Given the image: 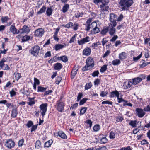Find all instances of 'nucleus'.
<instances>
[{"instance_id": "obj_1", "label": "nucleus", "mask_w": 150, "mask_h": 150, "mask_svg": "<svg viewBox=\"0 0 150 150\" xmlns=\"http://www.w3.org/2000/svg\"><path fill=\"white\" fill-rule=\"evenodd\" d=\"M92 19V18H89L86 22L85 24L86 27V30L87 31H88L90 28L92 29V30H91V33L96 34L98 33L100 30L99 28L97 27V24L96 22H93L91 24Z\"/></svg>"}, {"instance_id": "obj_57", "label": "nucleus", "mask_w": 150, "mask_h": 150, "mask_svg": "<svg viewBox=\"0 0 150 150\" xmlns=\"http://www.w3.org/2000/svg\"><path fill=\"white\" fill-rule=\"evenodd\" d=\"M76 36V34H75L71 38V39L69 42V43H72L74 41L75 38Z\"/></svg>"}, {"instance_id": "obj_32", "label": "nucleus", "mask_w": 150, "mask_h": 150, "mask_svg": "<svg viewBox=\"0 0 150 150\" xmlns=\"http://www.w3.org/2000/svg\"><path fill=\"white\" fill-rule=\"evenodd\" d=\"M46 14L48 16H50L52 14V10L51 8H48L46 11Z\"/></svg>"}, {"instance_id": "obj_63", "label": "nucleus", "mask_w": 150, "mask_h": 150, "mask_svg": "<svg viewBox=\"0 0 150 150\" xmlns=\"http://www.w3.org/2000/svg\"><path fill=\"white\" fill-rule=\"evenodd\" d=\"M141 144L142 145H145L146 144H148V142L145 139H143L142 140L141 142Z\"/></svg>"}, {"instance_id": "obj_50", "label": "nucleus", "mask_w": 150, "mask_h": 150, "mask_svg": "<svg viewBox=\"0 0 150 150\" xmlns=\"http://www.w3.org/2000/svg\"><path fill=\"white\" fill-rule=\"evenodd\" d=\"M33 122L30 120L27 123L26 125L28 127L30 128L33 125Z\"/></svg>"}, {"instance_id": "obj_23", "label": "nucleus", "mask_w": 150, "mask_h": 150, "mask_svg": "<svg viewBox=\"0 0 150 150\" xmlns=\"http://www.w3.org/2000/svg\"><path fill=\"white\" fill-rule=\"evenodd\" d=\"M62 67V64L59 63H57L54 65V68L55 70H59Z\"/></svg>"}, {"instance_id": "obj_61", "label": "nucleus", "mask_w": 150, "mask_h": 150, "mask_svg": "<svg viewBox=\"0 0 150 150\" xmlns=\"http://www.w3.org/2000/svg\"><path fill=\"white\" fill-rule=\"evenodd\" d=\"M99 74V72L98 71H94L92 74V76L93 77H95L96 76H98V74Z\"/></svg>"}, {"instance_id": "obj_8", "label": "nucleus", "mask_w": 150, "mask_h": 150, "mask_svg": "<svg viewBox=\"0 0 150 150\" xmlns=\"http://www.w3.org/2000/svg\"><path fill=\"white\" fill-rule=\"evenodd\" d=\"M5 145L7 148L11 149L14 147L15 143L14 141L11 139H9L6 140L5 143Z\"/></svg>"}, {"instance_id": "obj_41", "label": "nucleus", "mask_w": 150, "mask_h": 150, "mask_svg": "<svg viewBox=\"0 0 150 150\" xmlns=\"http://www.w3.org/2000/svg\"><path fill=\"white\" fill-rule=\"evenodd\" d=\"M9 19V18L7 16L2 17L1 18V21L3 23L6 22Z\"/></svg>"}, {"instance_id": "obj_60", "label": "nucleus", "mask_w": 150, "mask_h": 150, "mask_svg": "<svg viewBox=\"0 0 150 150\" xmlns=\"http://www.w3.org/2000/svg\"><path fill=\"white\" fill-rule=\"evenodd\" d=\"M142 56V53H141V54L139 55L138 56L133 57V60L134 61H137Z\"/></svg>"}, {"instance_id": "obj_28", "label": "nucleus", "mask_w": 150, "mask_h": 150, "mask_svg": "<svg viewBox=\"0 0 150 150\" xmlns=\"http://www.w3.org/2000/svg\"><path fill=\"white\" fill-rule=\"evenodd\" d=\"M47 89L46 88L43 87L41 86L38 87V92H43L45 91Z\"/></svg>"}, {"instance_id": "obj_14", "label": "nucleus", "mask_w": 150, "mask_h": 150, "mask_svg": "<svg viewBox=\"0 0 150 150\" xmlns=\"http://www.w3.org/2000/svg\"><path fill=\"white\" fill-rule=\"evenodd\" d=\"M9 30L10 32L13 34H17L19 33V31H17V29L16 28L14 25H11Z\"/></svg>"}, {"instance_id": "obj_17", "label": "nucleus", "mask_w": 150, "mask_h": 150, "mask_svg": "<svg viewBox=\"0 0 150 150\" xmlns=\"http://www.w3.org/2000/svg\"><path fill=\"white\" fill-rule=\"evenodd\" d=\"M142 80V79L140 77H137L132 79L133 84L135 85L139 83Z\"/></svg>"}, {"instance_id": "obj_11", "label": "nucleus", "mask_w": 150, "mask_h": 150, "mask_svg": "<svg viewBox=\"0 0 150 150\" xmlns=\"http://www.w3.org/2000/svg\"><path fill=\"white\" fill-rule=\"evenodd\" d=\"M136 111L137 114V115L139 117L141 118L143 117L145 114V113L143 110L137 108L136 109Z\"/></svg>"}, {"instance_id": "obj_21", "label": "nucleus", "mask_w": 150, "mask_h": 150, "mask_svg": "<svg viewBox=\"0 0 150 150\" xmlns=\"http://www.w3.org/2000/svg\"><path fill=\"white\" fill-rule=\"evenodd\" d=\"M100 7L101 8L100 9L101 11H108L109 8V7L107 5L103 4L100 5Z\"/></svg>"}, {"instance_id": "obj_6", "label": "nucleus", "mask_w": 150, "mask_h": 150, "mask_svg": "<svg viewBox=\"0 0 150 150\" xmlns=\"http://www.w3.org/2000/svg\"><path fill=\"white\" fill-rule=\"evenodd\" d=\"M6 58H3L0 61V68L4 70H8L9 67L7 64H5L4 63L6 62Z\"/></svg>"}, {"instance_id": "obj_19", "label": "nucleus", "mask_w": 150, "mask_h": 150, "mask_svg": "<svg viewBox=\"0 0 150 150\" xmlns=\"http://www.w3.org/2000/svg\"><path fill=\"white\" fill-rule=\"evenodd\" d=\"M78 69L75 68L73 69L71 72V78L73 79L77 73Z\"/></svg>"}, {"instance_id": "obj_40", "label": "nucleus", "mask_w": 150, "mask_h": 150, "mask_svg": "<svg viewBox=\"0 0 150 150\" xmlns=\"http://www.w3.org/2000/svg\"><path fill=\"white\" fill-rule=\"evenodd\" d=\"M137 121L134 120V121H131L129 123V124L132 127H135L136 126Z\"/></svg>"}, {"instance_id": "obj_13", "label": "nucleus", "mask_w": 150, "mask_h": 150, "mask_svg": "<svg viewBox=\"0 0 150 150\" xmlns=\"http://www.w3.org/2000/svg\"><path fill=\"white\" fill-rule=\"evenodd\" d=\"M18 114L17 108L16 107L12 109L11 117L12 118H15L17 117Z\"/></svg>"}, {"instance_id": "obj_9", "label": "nucleus", "mask_w": 150, "mask_h": 150, "mask_svg": "<svg viewBox=\"0 0 150 150\" xmlns=\"http://www.w3.org/2000/svg\"><path fill=\"white\" fill-rule=\"evenodd\" d=\"M57 110L60 112H62L64 110V107L65 106L64 103L60 100L57 102Z\"/></svg>"}, {"instance_id": "obj_3", "label": "nucleus", "mask_w": 150, "mask_h": 150, "mask_svg": "<svg viewBox=\"0 0 150 150\" xmlns=\"http://www.w3.org/2000/svg\"><path fill=\"white\" fill-rule=\"evenodd\" d=\"M86 65L85 66V70H88L92 68L94 64L93 59L91 57H88L86 60Z\"/></svg>"}, {"instance_id": "obj_26", "label": "nucleus", "mask_w": 150, "mask_h": 150, "mask_svg": "<svg viewBox=\"0 0 150 150\" xmlns=\"http://www.w3.org/2000/svg\"><path fill=\"white\" fill-rule=\"evenodd\" d=\"M69 8V5L68 4H66L63 6L62 8V12L65 13L67 11Z\"/></svg>"}, {"instance_id": "obj_42", "label": "nucleus", "mask_w": 150, "mask_h": 150, "mask_svg": "<svg viewBox=\"0 0 150 150\" xmlns=\"http://www.w3.org/2000/svg\"><path fill=\"white\" fill-rule=\"evenodd\" d=\"M83 15V13L78 12L75 13V17L76 18H79L82 17Z\"/></svg>"}, {"instance_id": "obj_15", "label": "nucleus", "mask_w": 150, "mask_h": 150, "mask_svg": "<svg viewBox=\"0 0 150 150\" xmlns=\"http://www.w3.org/2000/svg\"><path fill=\"white\" fill-rule=\"evenodd\" d=\"M57 136H59L61 138L66 139H67V136L62 131H59L56 133Z\"/></svg>"}, {"instance_id": "obj_22", "label": "nucleus", "mask_w": 150, "mask_h": 150, "mask_svg": "<svg viewBox=\"0 0 150 150\" xmlns=\"http://www.w3.org/2000/svg\"><path fill=\"white\" fill-rule=\"evenodd\" d=\"M64 47V45L58 44H56L54 46V48L56 51H58L60 49L63 48Z\"/></svg>"}, {"instance_id": "obj_7", "label": "nucleus", "mask_w": 150, "mask_h": 150, "mask_svg": "<svg viewBox=\"0 0 150 150\" xmlns=\"http://www.w3.org/2000/svg\"><path fill=\"white\" fill-rule=\"evenodd\" d=\"M47 103H43L41 105L39 108L41 110V113L43 117L45 115L47 109Z\"/></svg>"}, {"instance_id": "obj_4", "label": "nucleus", "mask_w": 150, "mask_h": 150, "mask_svg": "<svg viewBox=\"0 0 150 150\" xmlns=\"http://www.w3.org/2000/svg\"><path fill=\"white\" fill-rule=\"evenodd\" d=\"M117 23H114L113 24L110 23L108 24V31L109 34L111 36L114 35L116 31V29L115 27L116 26Z\"/></svg>"}, {"instance_id": "obj_12", "label": "nucleus", "mask_w": 150, "mask_h": 150, "mask_svg": "<svg viewBox=\"0 0 150 150\" xmlns=\"http://www.w3.org/2000/svg\"><path fill=\"white\" fill-rule=\"evenodd\" d=\"M117 18V16L113 13L110 14V20L112 24L114 23H117L116 22V18Z\"/></svg>"}, {"instance_id": "obj_39", "label": "nucleus", "mask_w": 150, "mask_h": 150, "mask_svg": "<svg viewBox=\"0 0 150 150\" xmlns=\"http://www.w3.org/2000/svg\"><path fill=\"white\" fill-rule=\"evenodd\" d=\"M60 59L64 62H66L68 61V59L67 57L65 56H63L60 57Z\"/></svg>"}, {"instance_id": "obj_64", "label": "nucleus", "mask_w": 150, "mask_h": 150, "mask_svg": "<svg viewBox=\"0 0 150 150\" xmlns=\"http://www.w3.org/2000/svg\"><path fill=\"white\" fill-rule=\"evenodd\" d=\"M120 150H132L130 146H128L126 147H122L120 149Z\"/></svg>"}, {"instance_id": "obj_30", "label": "nucleus", "mask_w": 150, "mask_h": 150, "mask_svg": "<svg viewBox=\"0 0 150 150\" xmlns=\"http://www.w3.org/2000/svg\"><path fill=\"white\" fill-rule=\"evenodd\" d=\"M6 105L7 108H12L13 109L16 107L15 105H14L13 104L11 103H6Z\"/></svg>"}, {"instance_id": "obj_44", "label": "nucleus", "mask_w": 150, "mask_h": 150, "mask_svg": "<svg viewBox=\"0 0 150 150\" xmlns=\"http://www.w3.org/2000/svg\"><path fill=\"white\" fill-rule=\"evenodd\" d=\"M100 129V126L99 125H96L93 127V130L95 132L98 131Z\"/></svg>"}, {"instance_id": "obj_2", "label": "nucleus", "mask_w": 150, "mask_h": 150, "mask_svg": "<svg viewBox=\"0 0 150 150\" xmlns=\"http://www.w3.org/2000/svg\"><path fill=\"white\" fill-rule=\"evenodd\" d=\"M132 0H121L119 3L122 11L127 10L133 4Z\"/></svg>"}, {"instance_id": "obj_24", "label": "nucleus", "mask_w": 150, "mask_h": 150, "mask_svg": "<svg viewBox=\"0 0 150 150\" xmlns=\"http://www.w3.org/2000/svg\"><path fill=\"white\" fill-rule=\"evenodd\" d=\"M52 143L53 141L52 140L48 141L45 143L44 145V147H49L50 146Z\"/></svg>"}, {"instance_id": "obj_48", "label": "nucleus", "mask_w": 150, "mask_h": 150, "mask_svg": "<svg viewBox=\"0 0 150 150\" xmlns=\"http://www.w3.org/2000/svg\"><path fill=\"white\" fill-rule=\"evenodd\" d=\"M109 137L110 139H114L115 137L114 132L112 131L110 133Z\"/></svg>"}, {"instance_id": "obj_59", "label": "nucleus", "mask_w": 150, "mask_h": 150, "mask_svg": "<svg viewBox=\"0 0 150 150\" xmlns=\"http://www.w3.org/2000/svg\"><path fill=\"white\" fill-rule=\"evenodd\" d=\"M100 80L98 79H96L94 81V83L95 85H98L100 83Z\"/></svg>"}, {"instance_id": "obj_35", "label": "nucleus", "mask_w": 150, "mask_h": 150, "mask_svg": "<svg viewBox=\"0 0 150 150\" xmlns=\"http://www.w3.org/2000/svg\"><path fill=\"white\" fill-rule=\"evenodd\" d=\"M46 9V7L45 6H43L40 10L38 12V14H40L45 12Z\"/></svg>"}, {"instance_id": "obj_16", "label": "nucleus", "mask_w": 150, "mask_h": 150, "mask_svg": "<svg viewBox=\"0 0 150 150\" xmlns=\"http://www.w3.org/2000/svg\"><path fill=\"white\" fill-rule=\"evenodd\" d=\"M119 93L117 90H115L110 92V98H113L115 96L118 97L119 96Z\"/></svg>"}, {"instance_id": "obj_20", "label": "nucleus", "mask_w": 150, "mask_h": 150, "mask_svg": "<svg viewBox=\"0 0 150 150\" xmlns=\"http://www.w3.org/2000/svg\"><path fill=\"white\" fill-rule=\"evenodd\" d=\"M23 31L22 33H28L30 31V29L29 27L26 25H24L22 29Z\"/></svg>"}, {"instance_id": "obj_37", "label": "nucleus", "mask_w": 150, "mask_h": 150, "mask_svg": "<svg viewBox=\"0 0 150 150\" xmlns=\"http://www.w3.org/2000/svg\"><path fill=\"white\" fill-rule=\"evenodd\" d=\"M107 69V65H104L103 66L100 70V71L101 72H105Z\"/></svg>"}, {"instance_id": "obj_38", "label": "nucleus", "mask_w": 150, "mask_h": 150, "mask_svg": "<svg viewBox=\"0 0 150 150\" xmlns=\"http://www.w3.org/2000/svg\"><path fill=\"white\" fill-rule=\"evenodd\" d=\"M108 139L106 137H103L100 139V143L104 144L107 142Z\"/></svg>"}, {"instance_id": "obj_52", "label": "nucleus", "mask_w": 150, "mask_h": 150, "mask_svg": "<svg viewBox=\"0 0 150 150\" xmlns=\"http://www.w3.org/2000/svg\"><path fill=\"white\" fill-rule=\"evenodd\" d=\"M100 45V43L99 42H98L96 43H94L92 45V47L93 48H95L96 47L98 46V45Z\"/></svg>"}, {"instance_id": "obj_27", "label": "nucleus", "mask_w": 150, "mask_h": 150, "mask_svg": "<svg viewBox=\"0 0 150 150\" xmlns=\"http://www.w3.org/2000/svg\"><path fill=\"white\" fill-rule=\"evenodd\" d=\"M85 122L87 125H86V128H91L92 124L91 121L90 120H88Z\"/></svg>"}, {"instance_id": "obj_62", "label": "nucleus", "mask_w": 150, "mask_h": 150, "mask_svg": "<svg viewBox=\"0 0 150 150\" xmlns=\"http://www.w3.org/2000/svg\"><path fill=\"white\" fill-rule=\"evenodd\" d=\"M84 114V107H83L80 110L79 115L80 116L83 115Z\"/></svg>"}, {"instance_id": "obj_56", "label": "nucleus", "mask_w": 150, "mask_h": 150, "mask_svg": "<svg viewBox=\"0 0 150 150\" xmlns=\"http://www.w3.org/2000/svg\"><path fill=\"white\" fill-rule=\"evenodd\" d=\"M40 82L39 80L37 78H34V84H35L36 85H38L40 84Z\"/></svg>"}, {"instance_id": "obj_34", "label": "nucleus", "mask_w": 150, "mask_h": 150, "mask_svg": "<svg viewBox=\"0 0 150 150\" xmlns=\"http://www.w3.org/2000/svg\"><path fill=\"white\" fill-rule=\"evenodd\" d=\"M73 25V23L71 22H69L68 23H67L65 25H63L64 27L69 28L71 27H72Z\"/></svg>"}, {"instance_id": "obj_49", "label": "nucleus", "mask_w": 150, "mask_h": 150, "mask_svg": "<svg viewBox=\"0 0 150 150\" xmlns=\"http://www.w3.org/2000/svg\"><path fill=\"white\" fill-rule=\"evenodd\" d=\"M10 96L13 97L15 96L16 94V92L13 89H12L9 92Z\"/></svg>"}, {"instance_id": "obj_18", "label": "nucleus", "mask_w": 150, "mask_h": 150, "mask_svg": "<svg viewBox=\"0 0 150 150\" xmlns=\"http://www.w3.org/2000/svg\"><path fill=\"white\" fill-rule=\"evenodd\" d=\"M127 57V55L125 52H122L119 54V59L122 60L125 59Z\"/></svg>"}, {"instance_id": "obj_55", "label": "nucleus", "mask_w": 150, "mask_h": 150, "mask_svg": "<svg viewBox=\"0 0 150 150\" xmlns=\"http://www.w3.org/2000/svg\"><path fill=\"white\" fill-rule=\"evenodd\" d=\"M51 56V53L50 51H47L45 54L44 57L45 58H46L47 57H50Z\"/></svg>"}, {"instance_id": "obj_5", "label": "nucleus", "mask_w": 150, "mask_h": 150, "mask_svg": "<svg viewBox=\"0 0 150 150\" xmlns=\"http://www.w3.org/2000/svg\"><path fill=\"white\" fill-rule=\"evenodd\" d=\"M40 50V47L39 46L35 45L31 49L30 53L33 56L37 57L39 54Z\"/></svg>"}, {"instance_id": "obj_25", "label": "nucleus", "mask_w": 150, "mask_h": 150, "mask_svg": "<svg viewBox=\"0 0 150 150\" xmlns=\"http://www.w3.org/2000/svg\"><path fill=\"white\" fill-rule=\"evenodd\" d=\"M91 50L90 48L87 47L85 48V55L89 56L91 53Z\"/></svg>"}, {"instance_id": "obj_43", "label": "nucleus", "mask_w": 150, "mask_h": 150, "mask_svg": "<svg viewBox=\"0 0 150 150\" xmlns=\"http://www.w3.org/2000/svg\"><path fill=\"white\" fill-rule=\"evenodd\" d=\"M62 79V78L61 76H58L57 77L55 81L56 83L57 84H59Z\"/></svg>"}, {"instance_id": "obj_58", "label": "nucleus", "mask_w": 150, "mask_h": 150, "mask_svg": "<svg viewBox=\"0 0 150 150\" xmlns=\"http://www.w3.org/2000/svg\"><path fill=\"white\" fill-rule=\"evenodd\" d=\"M132 84V82L130 81H129L128 83L127 84L126 86V89H128L129 88Z\"/></svg>"}, {"instance_id": "obj_46", "label": "nucleus", "mask_w": 150, "mask_h": 150, "mask_svg": "<svg viewBox=\"0 0 150 150\" xmlns=\"http://www.w3.org/2000/svg\"><path fill=\"white\" fill-rule=\"evenodd\" d=\"M92 86V84L91 82H89L88 83H87L85 86V89L87 90L90 88Z\"/></svg>"}, {"instance_id": "obj_53", "label": "nucleus", "mask_w": 150, "mask_h": 150, "mask_svg": "<svg viewBox=\"0 0 150 150\" xmlns=\"http://www.w3.org/2000/svg\"><path fill=\"white\" fill-rule=\"evenodd\" d=\"M24 142V140L23 139H21L20 140L18 143V146H21L23 144Z\"/></svg>"}, {"instance_id": "obj_36", "label": "nucleus", "mask_w": 150, "mask_h": 150, "mask_svg": "<svg viewBox=\"0 0 150 150\" xmlns=\"http://www.w3.org/2000/svg\"><path fill=\"white\" fill-rule=\"evenodd\" d=\"M14 75L15 79L16 80H18L20 79L21 76L20 74L17 72H15Z\"/></svg>"}, {"instance_id": "obj_45", "label": "nucleus", "mask_w": 150, "mask_h": 150, "mask_svg": "<svg viewBox=\"0 0 150 150\" xmlns=\"http://www.w3.org/2000/svg\"><path fill=\"white\" fill-rule=\"evenodd\" d=\"M144 62L145 61L144 60H142V64L141 65V67L143 68L147 66L149 64H150V62L145 63Z\"/></svg>"}, {"instance_id": "obj_31", "label": "nucleus", "mask_w": 150, "mask_h": 150, "mask_svg": "<svg viewBox=\"0 0 150 150\" xmlns=\"http://www.w3.org/2000/svg\"><path fill=\"white\" fill-rule=\"evenodd\" d=\"M108 31V27L104 28L101 32V33L103 35L106 34Z\"/></svg>"}, {"instance_id": "obj_29", "label": "nucleus", "mask_w": 150, "mask_h": 150, "mask_svg": "<svg viewBox=\"0 0 150 150\" xmlns=\"http://www.w3.org/2000/svg\"><path fill=\"white\" fill-rule=\"evenodd\" d=\"M36 148L39 149L41 147V142L40 141L38 140L36 142L35 144Z\"/></svg>"}, {"instance_id": "obj_33", "label": "nucleus", "mask_w": 150, "mask_h": 150, "mask_svg": "<svg viewBox=\"0 0 150 150\" xmlns=\"http://www.w3.org/2000/svg\"><path fill=\"white\" fill-rule=\"evenodd\" d=\"M120 63V61L119 59H115L112 62V64L113 65H117Z\"/></svg>"}, {"instance_id": "obj_10", "label": "nucleus", "mask_w": 150, "mask_h": 150, "mask_svg": "<svg viewBox=\"0 0 150 150\" xmlns=\"http://www.w3.org/2000/svg\"><path fill=\"white\" fill-rule=\"evenodd\" d=\"M45 31L43 29L38 28L35 31V35L36 36L41 37L43 35Z\"/></svg>"}, {"instance_id": "obj_47", "label": "nucleus", "mask_w": 150, "mask_h": 150, "mask_svg": "<svg viewBox=\"0 0 150 150\" xmlns=\"http://www.w3.org/2000/svg\"><path fill=\"white\" fill-rule=\"evenodd\" d=\"M30 39V36L28 35H25L23 37L22 39L23 42H25L29 40Z\"/></svg>"}, {"instance_id": "obj_54", "label": "nucleus", "mask_w": 150, "mask_h": 150, "mask_svg": "<svg viewBox=\"0 0 150 150\" xmlns=\"http://www.w3.org/2000/svg\"><path fill=\"white\" fill-rule=\"evenodd\" d=\"M118 37L117 35H114L113 37L110 40V41L112 42H114L118 38Z\"/></svg>"}, {"instance_id": "obj_51", "label": "nucleus", "mask_w": 150, "mask_h": 150, "mask_svg": "<svg viewBox=\"0 0 150 150\" xmlns=\"http://www.w3.org/2000/svg\"><path fill=\"white\" fill-rule=\"evenodd\" d=\"M102 104H107L112 105V101H110L109 100L104 101L102 102Z\"/></svg>"}]
</instances>
